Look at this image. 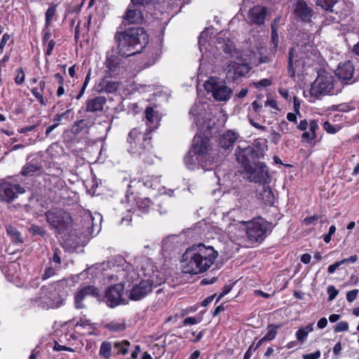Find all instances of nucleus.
<instances>
[{
  "mask_svg": "<svg viewBox=\"0 0 359 359\" xmlns=\"http://www.w3.org/2000/svg\"><path fill=\"white\" fill-rule=\"evenodd\" d=\"M114 278L120 280V283L114 285V304H126L128 299L137 301L151 292L156 285L148 281L142 280L138 283L134 284L126 292L124 290L126 281L132 282L135 279V272L131 264L127 262L120 255H116L114 260Z\"/></svg>",
  "mask_w": 359,
  "mask_h": 359,
  "instance_id": "nucleus-1",
  "label": "nucleus"
},
{
  "mask_svg": "<svg viewBox=\"0 0 359 359\" xmlns=\"http://www.w3.org/2000/svg\"><path fill=\"white\" fill-rule=\"evenodd\" d=\"M264 149L260 142L253 145H238L235 151L236 161L243 169V173L250 182L261 184L269 182V172L266 165L255 161L264 156Z\"/></svg>",
  "mask_w": 359,
  "mask_h": 359,
  "instance_id": "nucleus-2",
  "label": "nucleus"
},
{
  "mask_svg": "<svg viewBox=\"0 0 359 359\" xmlns=\"http://www.w3.org/2000/svg\"><path fill=\"white\" fill-rule=\"evenodd\" d=\"M217 257L218 252L211 245H193L182 255V271L192 275L204 273L213 265Z\"/></svg>",
  "mask_w": 359,
  "mask_h": 359,
  "instance_id": "nucleus-3",
  "label": "nucleus"
},
{
  "mask_svg": "<svg viewBox=\"0 0 359 359\" xmlns=\"http://www.w3.org/2000/svg\"><path fill=\"white\" fill-rule=\"evenodd\" d=\"M115 39L118 52L122 57H130L140 53L148 43V36L142 27H132L123 32H117Z\"/></svg>",
  "mask_w": 359,
  "mask_h": 359,
  "instance_id": "nucleus-4",
  "label": "nucleus"
},
{
  "mask_svg": "<svg viewBox=\"0 0 359 359\" xmlns=\"http://www.w3.org/2000/svg\"><path fill=\"white\" fill-rule=\"evenodd\" d=\"M68 296V287L64 282L59 281L42 286L32 302L43 309H55L65 304Z\"/></svg>",
  "mask_w": 359,
  "mask_h": 359,
  "instance_id": "nucleus-5",
  "label": "nucleus"
},
{
  "mask_svg": "<svg viewBox=\"0 0 359 359\" xmlns=\"http://www.w3.org/2000/svg\"><path fill=\"white\" fill-rule=\"evenodd\" d=\"M300 37L304 41L297 43L289 51L287 71L290 77L294 78L297 71H302L313 55V48L307 34L303 33Z\"/></svg>",
  "mask_w": 359,
  "mask_h": 359,
  "instance_id": "nucleus-6",
  "label": "nucleus"
},
{
  "mask_svg": "<svg viewBox=\"0 0 359 359\" xmlns=\"http://www.w3.org/2000/svg\"><path fill=\"white\" fill-rule=\"evenodd\" d=\"M209 140L201 137H194L191 149L184 156V161L187 168L194 170L197 167L208 169L212 162L209 153Z\"/></svg>",
  "mask_w": 359,
  "mask_h": 359,
  "instance_id": "nucleus-7",
  "label": "nucleus"
},
{
  "mask_svg": "<svg viewBox=\"0 0 359 359\" xmlns=\"http://www.w3.org/2000/svg\"><path fill=\"white\" fill-rule=\"evenodd\" d=\"M342 90L341 84L335 81L334 76L328 72H320L312 83L310 94L312 97L320 98L325 95H333Z\"/></svg>",
  "mask_w": 359,
  "mask_h": 359,
  "instance_id": "nucleus-8",
  "label": "nucleus"
},
{
  "mask_svg": "<svg viewBox=\"0 0 359 359\" xmlns=\"http://www.w3.org/2000/svg\"><path fill=\"white\" fill-rule=\"evenodd\" d=\"M128 151L133 154L140 156L144 161L152 162V156L150 154L152 146L150 144V138L147 137L137 128L130 130L128 137Z\"/></svg>",
  "mask_w": 359,
  "mask_h": 359,
  "instance_id": "nucleus-9",
  "label": "nucleus"
},
{
  "mask_svg": "<svg viewBox=\"0 0 359 359\" xmlns=\"http://www.w3.org/2000/svg\"><path fill=\"white\" fill-rule=\"evenodd\" d=\"M204 88L208 93H211L213 98L219 102L226 101L230 99L232 90L226 86V81L218 77H210L204 83Z\"/></svg>",
  "mask_w": 359,
  "mask_h": 359,
  "instance_id": "nucleus-10",
  "label": "nucleus"
},
{
  "mask_svg": "<svg viewBox=\"0 0 359 359\" xmlns=\"http://www.w3.org/2000/svg\"><path fill=\"white\" fill-rule=\"evenodd\" d=\"M138 276L142 280L148 281L156 286L161 285L165 281L163 275L158 271L154 262L147 257L142 259L138 269Z\"/></svg>",
  "mask_w": 359,
  "mask_h": 359,
  "instance_id": "nucleus-11",
  "label": "nucleus"
},
{
  "mask_svg": "<svg viewBox=\"0 0 359 359\" xmlns=\"http://www.w3.org/2000/svg\"><path fill=\"white\" fill-rule=\"evenodd\" d=\"M46 221L58 233L67 230L72 224V217L62 209H51L45 214Z\"/></svg>",
  "mask_w": 359,
  "mask_h": 359,
  "instance_id": "nucleus-12",
  "label": "nucleus"
},
{
  "mask_svg": "<svg viewBox=\"0 0 359 359\" xmlns=\"http://www.w3.org/2000/svg\"><path fill=\"white\" fill-rule=\"evenodd\" d=\"M271 224L262 218L248 222L246 227V234L251 242L255 243L262 241L266 232L271 229Z\"/></svg>",
  "mask_w": 359,
  "mask_h": 359,
  "instance_id": "nucleus-13",
  "label": "nucleus"
},
{
  "mask_svg": "<svg viewBox=\"0 0 359 359\" xmlns=\"http://www.w3.org/2000/svg\"><path fill=\"white\" fill-rule=\"evenodd\" d=\"M99 290L93 285H86L78 289L74 297V304L76 309H83L86 308L83 302L88 297H97Z\"/></svg>",
  "mask_w": 359,
  "mask_h": 359,
  "instance_id": "nucleus-14",
  "label": "nucleus"
},
{
  "mask_svg": "<svg viewBox=\"0 0 359 359\" xmlns=\"http://www.w3.org/2000/svg\"><path fill=\"white\" fill-rule=\"evenodd\" d=\"M355 67L353 62L347 60L344 63H340L336 71V75L339 80L345 84H352L359 80V76L354 78Z\"/></svg>",
  "mask_w": 359,
  "mask_h": 359,
  "instance_id": "nucleus-15",
  "label": "nucleus"
},
{
  "mask_svg": "<svg viewBox=\"0 0 359 359\" xmlns=\"http://www.w3.org/2000/svg\"><path fill=\"white\" fill-rule=\"evenodd\" d=\"M294 18L302 22L308 23L311 21L313 15V9L304 0H296L293 4Z\"/></svg>",
  "mask_w": 359,
  "mask_h": 359,
  "instance_id": "nucleus-16",
  "label": "nucleus"
},
{
  "mask_svg": "<svg viewBox=\"0 0 359 359\" xmlns=\"http://www.w3.org/2000/svg\"><path fill=\"white\" fill-rule=\"evenodd\" d=\"M25 192L24 188L19 184H12L8 182L0 184V200L6 202H11L16 198L20 194Z\"/></svg>",
  "mask_w": 359,
  "mask_h": 359,
  "instance_id": "nucleus-17",
  "label": "nucleus"
},
{
  "mask_svg": "<svg viewBox=\"0 0 359 359\" xmlns=\"http://www.w3.org/2000/svg\"><path fill=\"white\" fill-rule=\"evenodd\" d=\"M104 65L107 74L97 84V90L99 93H110L112 92V76L111 74V71L112 70V55L109 52L107 53Z\"/></svg>",
  "mask_w": 359,
  "mask_h": 359,
  "instance_id": "nucleus-18",
  "label": "nucleus"
},
{
  "mask_svg": "<svg viewBox=\"0 0 359 359\" xmlns=\"http://www.w3.org/2000/svg\"><path fill=\"white\" fill-rule=\"evenodd\" d=\"M236 60H231L227 67L226 74L232 77L233 79H238L241 76L248 74L250 70L249 66L244 63L240 55L235 57Z\"/></svg>",
  "mask_w": 359,
  "mask_h": 359,
  "instance_id": "nucleus-19",
  "label": "nucleus"
},
{
  "mask_svg": "<svg viewBox=\"0 0 359 359\" xmlns=\"http://www.w3.org/2000/svg\"><path fill=\"white\" fill-rule=\"evenodd\" d=\"M266 15V8L261 6H254L248 12L250 22L257 25H261L264 22Z\"/></svg>",
  "mask_w": 359,
  "mask_h": 359,
  "instance_id": "nucleus-20",
  "label": "nucleus"
},
{
  "mask_svg": "<svg viewBox=\"0 0 359 359\" xmlns=\"http://www.w3.org/2000/svg\"><path fill=\"white\" fill-rule=\"evenodd\" d=\"M239 135L237 133L232 130H227L221 135L219 144L221 147L228 149L232 147Z\"/></svg>",
  "mask_w": 359,
  "mask_h": 359,
  "instance_id": "nucleus-21",
  "label": "nucleus"
},
{
  "mask_svg": "<svg viewBox=\"0 0 359 359\" xmlns=\"http://www.w3.org/2000/svg\"><path fill=\"white\" fill-rule=\"evenodd\" d=\"M105 103L106 98L103 96H98L90 99L87 102L86 111L90 112L102 111Z\"/></svg>",
  "mask_w": 359,
  "mask_h": 359,
  "instance_id": "nucleus-22",
  "label": "nucleus"
},
{
  "mask_svg": "<svg viewBox=\"0 0 359 359\" xmlns=\"http://www.w3.org/2000/svg\"><path fill=\"white\" fill-rule=\"evenodd\" d=\"M257 198L262 200L266 205H272L274 201V194L269 186L262 184L260 191L257 190Z\"/></svg>",
  "mask_w": 359,
  "mask_h": 359,
  "instance_id": "nucleus-23",
  "label": "nucleus"
},
{
  "mask_svg": "<svg viewBox=\"0 0 359 359\" xmlns=\"http://www.w3.org/2000/svg\"><path fill=\"white\" fill-rule=\"evenodd\" d=\"M142 19V13L137 8H128L124 16V22L128 24L140 23Z\"/></svg>",
  "mask_w": 359,
  "mask_h": 359,
  "instance_id": "nucleus-24",
  "label": "nucleus"
},
{
  "mask_svg": "<svg viewBox=\"0 0 359 359\" xmlns=\"http://www.w3.org/2000/svg\"><path fill=\"white\" fill-rule=\"evenodd\" d=\"M41 168V166L39 164L37 161L32 160L22 167L21 174L25 177H31L33 176L36 172L40 170Z\"/></svg>",
  "mask_w": 359,
  "mask_h": 359,
  "instance_id": "nucleus-25",
  "label": "nucleus"
},
{
  "mask_svg": "<svg viewBox=\"0 0 359 359\" xmlns=\"http://www.w3.org/2000/svg\"><path fill=\"white\" fill-rule=\"evenodd\" d=\"M318 129V125L316 121L312 120L309 123V130L305 131L302 135L303 142H309L316 138V130Z\"/></svg>",
  "mask_w": 359,
  "mask_h": 359,
  "instance_id": "nucleus-26",
  "label": "nucleus"
},
{
  "mask_svg": "<svg viewBox=\"0 0 359 359\" xmlns=\"http://www.w3.org/2000/svg\"><path fill=\"white\" fill-rule=\"evenodd\" d=\"M145 117L150 128H156L160 119L158 113L152 107H149L145 109Z\"/></svg>",
  "mask_w": 359,
  "mask_h": 359,
  "instance_id": "nucleus-27",
  "label": "nucleus"
},
{
  "mask_svg": "<svg viewBox=\"0 0 359 359\" xmlns=\"http://www.w3.org/2000/svg\"><path fill=\"white\" fill-rule=\"evenodd\" d=\"M130 346V343L128 340L114 341V353L125 355L128 353Z\"/></svg>",
  "mask_w": 359,
  "mask_h": 359,
  "instance_id": "nucleus-28",
  "label": "nucleus"
},
{
  "mask_svg": "<svg viewBox=\"0 0 359 359\" xmlns=\"http://www.w3.org/2000/svg\"><path fill=\"white\" fill-rule=\"evenodd\" d=\"M153 205L149 198H139L136 202L137 208L142 213H147Z\"/></svg>",
  "mask_w": 359,
  "mask_h": 359,
  "instance_id": "nucleus-29",
  "label": "nucleus"
},
{
  "mask_svg": "<svg viewBox=\"0 0 359 359\" xmlns=\"http://www.w3.org/2000/svg\"><path fill=\"white\" fill-rule=\"evenodd\" d=\"M313 330V325L309 324L305 327L299 328L295 333V337L300 342L304 341L309 334Z\"/></svg>",
  "mask_w": 359,
  "mask_h": 359,
  "instance_id": "nucleus-30",
  "label": "nucleus"
},
{
  "mask_svg": "<svg viewBox=\"0 0 359 359\" xmlns=\"http://www.w3.org/2000/svg\"><path fill=\"white\" fill-rule=\"evenodd\" d=\"M281 327H282V324H269V325H268L267 327H266L267 332L264 336V339H266L267 341L273 340L278 334V330L280 329Z\"/></svg>",
  "mask_w": 359,
  "mask_h": 359,
  "instance_id": "nucleus-31",
  "label": "nucleus"
},
{
  "mask_svg": "<svg viewBox=\"0 0 359 359\" xmlns=\"http://www.w3.org/2000/svg\"><path fill=\"white\" fill-rule=\"evenodd\" d=\"M7 234L11 237V241L15 243H22L20 233L16 229L15 227L11 225L6 226Z\"/></svg>",
  "mask_w": 359,
  "mask_h": 359,
  "instance_id": "nucleus-32",
  "label": "nucleus"
},
{
  "mask_svg": "<svg viewBox=\"0 0 359 359\" xmlns=\"http://www.w3.org/2000/svg\"><path fill=\"white\" fill-rule=\"evenodd\" d=\"M111 345L109 342L104 341L101 344L99 355L104 358L109 359L111 356Z\"/></svg>",
  "mask_w": 359,
  "mask_h": 359,
  "instance_id": "nucleus-33",
  "label": "nucleus"
},
{
  "mask_svg": "<svg viewBox=\"0 0 359 359\" xmlns=\"http://www.w3.org/2000/svg\"><path fill=\"white\" fill-rule=\"evenodd\" d=\"M316 5L321 7L325 11H332V7L337 2V0H314Z\"/></svg>",
  "mask_w": 359,
  "mask_h": 359,
  "instance_id": "nucleus-34",
  "label": "nucleus"
},
{
  "mask_svg": "<svg viewBox=\"0 0 359 359\" xmlns=\"http://www.w3.org/2000/svg\"><path fill=\"white\" fill-rule=\"evenodd\" d=\"M99 270L104 277H107L109 280L112 278L111 273V263L109 261L104 262L100 265Z\"/></svg>",
  "mask_w": 359,
  "mask_h": 359,
  "instance_id": "nucleus-35",
  "label": "nucleus"
},
{
  "mask_svg": "<svg viewBox=\"0 0 359 359\" xmlns=\"http://www.w3.org/2000/svg\"><path fill=\"white\" fill-rule=\"evenodd\" d=\"M223 50L226 53L231 55V57H236L238 55H240V52L238 51L233 45V43L229 41L228 43L224 44L222 46Z\"/></svg>",
  "mask_w": 359,
  "mask_h": 359,
  "instance_id": "nucleus-36",
  "label": "nucleus"
},
{
  "mask_svg": "<svg viewBox=\"0 0 359 359\" xmlns=\"http://www.w3.org/2000/svg\"><path fill=\"white\" fill-rule=\"evenodd\" d=\"M32 93L41 105L44 106L47 104L48 101L43 97V91L41 90V88H39L38 87L33 88Z\"/></svg>",
  "mask_w": 359,
  "mask_h": 359,
  "instance_id": "nucleus-37",
  "label": "nucleus"
},
{
  "mask_svg": "<svg viewBox=\"0 0 359 359\" xmlns=\"http://www.w3.org/2000/svg\"><path fill=\"white\" fill-rule=\"evenodd\" d=\"M56 13V5H53L48 8V10L46 12L45 17H46V22L45 26L46 28H48L53 20V18Z\"/></svg>",
  "mask_w": 359,
  "mask_h": 359,
  "instance_id": "nucleus-38",
  "label": "nucleus"
},
{
  "mask_svg": "<svg viewBox=\"0 0 359 359\" xmlns=\"http://www.w3.org/2000/svg\"><path fill=\"white\" fill-rule=\"evenodd\" d=\"M323 126V129L329 134H335L341 129L339 125L333 126L329 121L324 122Z\"/></svg>",
  "mask_w": 359,
  "mask_h": 359,
  "instance_id": "nucleus-39",
  "label": "nucleus"
},
{
  "mask_svg": "<svg viewBox=\"0 0 359 359\" xmlns=\"http://www.w3.org/2000/svg\"><path fill=\"white\" fill-rule=\"evenodd\" d=\"M57 266H48L46 268L43 274L41 276L43 280H47L55 275L56 271L58 269Z\"/></svg>",
  "mask_w": 359,
  "mask_h": 359,
  "instance_id": "nucleus-40",
  "label": "nucleus"
},
{
  "mask_svg": "<svg viewBox=\"0 0 359 359\" xmlns=\"http://www.w3.org/2000/svg\"><path fill=\"white\" fill-rule=\"evenodd\" d=\"M104 301L107 306L112 308V285H109L105 290Z\"/></svg>",
  "mask_w": 359,
  "mask_h": 359,
  "instance_id": "nucleus-41",
  "label": "nucleus"
},
{
  "mask_svg": "<svg viewBox=\"0 0 359 359\" xmlns=\"http://www.w3.org/2000/svg\"><path fill=\"white\" fill-rule=\"evenodd\" d=\"M29 231L33 235H39L41 236H44L46 234V230L43 228L35 224H33L30 226Z\"/></svg>",
  "mask_w": 359,
  "mask_h": 359,
  "instance_id": "nucleus-42",
  "label": "nucleus"
},
{
  "mask_svg": "<svg viewBox=\"0 0 359 359\" xmlns=\"http://www.w3.org/2000/svg\"><path fill=\"white\" fill-rule=\"evenodd\" d=\"M70 109H68L66 111H65L64 113H62V114H57L53 121L54 122L57 123H59L60 121H62L63 119L66 120L67 121H68L69 120V114L70 112Z\"/></svg>",
  "mask_w": 359,
  "mask_h": 359,
  "instance_id": "nucleus-43",
  "label": "nucleus"
},
{
  "mask_svg": "<svg viewBox=\"0 0 359 359\" xmlns=\"http://www.w3.org/2000/svg\"><path fill=\"white\" fill-rule=\"evenodd\" d=\"M94 219L95 217L91 215V214L88 213L86 215V222L88 224V231L89 233H93L94 231Z\"/></svg>",
  "mask_w": 359,
  "mask_h": 359,
  "instance_id": "nucleus-44",
  "label": "nucleus"
},
{
  "mask_svg": "<svg viewBox=\"0 0 359 359\" xmlns=\"http://www.w3.org/2000/svg\"><path fill=\"white\" fill-rule=\"evenodd\" d=\"M157 206H158L157 210L159 212V213L161 215L166 214L170 210V207L168 205V203L165 201H162Z\"/></svg>",
  "mask_w": 359,
  "mask_h": 359,
  "instance_id": "nucleus-45",
  "label": "nucleus"
},
{
  "mask_svg": "<svg viewBox=\"0 0 359 359\" xmlns=\"http://www.w3.org/2000/svg\"><path fill=\"white\" fill-rule=\"evenodd\" d=\"M132 221V215L130 210H128L126 214L120 218L119 224L121 225L128 226Z\"/></svg>",
  "mask_w": 359,
  "mask_h": 359,
  "instance_id": "nucleus-46",
  "label": "nucleus"
},
{
  "mask_svg": "<svg viewBox=\"0 0 359 359\" xmlns=\"http://www.w3.org/2000/svg\"><path fill=\"white\" fill-rule=\"evenodd\" d=\"M236 196L238 198L239 200L247 198L248 196H249L250 190L248 189V187H244L239 189V191H236Z\"/></svg>",
  "mask_w": 359,
  "mask_h": 359,
  "instance_id": "nucleus-47",
  "label": "nucleus"
},
{
  "mask_svg": "<svg viewBox=\"0 0 359 359\" xmlns=\"http://www.w3.org/2000/svg\"><path fill=\"white\" fill-rule=\"evenodd\" d=\"M327 291L329 294V301H332L335 299L339 293L338 290L333 285L328 286Z\"/></svg>",
  "mask_w": 359,
  "mask_h": 359,
  "instance_id": "nucleus-48",
  "label": "nucleus"
},
{
  "mask_svg": "<svg viewBox=\"0 0 359 359\" xmlns=\"http://www.w3.org/2000/svg\"><path fill=\"white\" fill-rule=\"evenodd\" d=\"M348 323L345 321H341L337 323L334 327L335 332H344L348 330Z\"/></svg>",
  "mask_w": 359,
  "mask_h": 359,
  "instance_id": "nucleus-49",
  "label": "nucleus"
},
{
  "mask_svg": "<svg viewBox=\"0 0 359 359\" xmlns=\"http://www.w3.org/2000/svg\"><path fill=\"white\" fill-rule=\"evenodd\" d=\"M86 126V121L84 120H80V121H76L74 123L73 128L75 130V133H79Z\"/></svg>",
  "mask_w": 359,
  "mask_h": 359,
  "instance_id": "nucleus-50",
  "label": "nucleus"
},
{
  "mask_svg": "<svg viewBox=\"0 0 359 359\" xmlns=\"http://www.w3.org/2000/svg\"><path fill=\"white\" fill-rule=\"evenodd\" d=\"M358 290L354 289L346 293V299L349 302H353L357 297Z\"/></svg>",
  "mask_w": 359,
  "mask_h": 359,
  "instance_id": "nucleus-51",
  "label": "nucleus"
},
{
  "mask_svg": "<svg viewBox=\"0 0 359 359\" xmlns=\"http://www.w3.org/2000/svg\"><path fill=\"white\" fill-rule=\"evenodd\" d=\"M320 355H321L320 351L319 350H318L316 352L312 353L304 354L302 355V358L303 359H318L320 357Z\"/></svg>",
  "mask_w": 359,
  "mask_h": 359,
  "instance_id": "nucleus-52",
  "label": "nucleus"
},
{
  "mask_svg": "<svg viewBox=\"0 0 359 359\" xmlns=\"http://www.w3.org/2000/svg\"><path fill=\"white\" fill-rule=\"evenodd\" d=\"M271 40L274 47L276 48L278 45V34L273 26H272Z\"/></svg>",
  "mask_w": 359,
  "mask_h": 359,
  "instance_id": "nucleus-53",
  "label": "nucleus"
},
{
  "mask_svg": "<svg viewBox=\"0 0 359 359\" xmlns=\"http://www.w3.org/2000/svg\"><path fill=\"white\" fill-rule=\"evenodd\" d=\"M18 72H19L15 79V81L17 84L20 85L22 83H24L25 76V74L22 71V69H20L18 70Z\"/></svg>",
  "mask_w": 359,
  "mask_h": 359,
  "instance_id": "nucleus-54",
  "label": "nucleus"
},
{
  "mask_svg": "<svg viewBox=\"0 0 359 359\" xmlns=\"http://www.w3.org/2000/svg\"><path fill=\"white\" fill-rule=\"evenodd\" d=\"M54 253L53 257V262L57 264H60L61 263V257L60 254L61 251L58 248H54Z\"/></svg>",
  "mask_w": 359,
  "mask_h": 359,
  "instance_id": "nucleus-55",
  "label": "nucleus"
},
{
  "mask_svg": "<svg viewBox=\"0 0 359 359\" xmlns=\"http://www.w3.org/2000/svg\"><path fill=\"white\" fill-rule=\"evenodd\" d=\"M232 289V287L229 285H225L223 287L222 292L219 294L216 302H218L223 297L227 294Z\"/></svg>",
  "mask_w": 359,
  "mask_h": 359,
  "instance_id": "nucleus-56",
  "label": "nucleus"
},
{
  "mask_svg": "<svg viewBox=\"0 0 359 359\" xmlns=\"http://www.w3.org/2000/svg\"><path fill=\"white\" fill-rule=\"evenodd\" d=\"M43 34V38H42V42L43 43H48L49 41H50V36L51 34L48 29L46 27L42 31Z\"/></svg>",
  "mask_w": 359,
  "mask_h": 359,
  "instance_id": "nucleus-57",
  "label": "nucleus"
},
{
  "mask_svg": "<svg viewBox=\"0 0 359 359\" xmlns=\"http://www.w3.org/2000/svg\"><path fill=\"white\" fill-rule=\"evenodd\" d=\"M256 87H267L271 85V80L268 79H263L257 83H255Z\"/></svg>",
  "mask_w": 359,
  "mask_h": 359,
  "instance_id": "nucleus-58",
  "label": "nucleus"
},
{
  "mask_svg": "<svg viewBox=\"0 0 359 359\" xmlns=\"http://www.w3.org/2000/svg\"><path fill=\"white\" fill-rule=\"evenodd\" d=\"M10 39V35L7 33L4 34L2 36V39L0 41V50L2 52L8 42Z\"/></svg>",
  "mask_w": 359,
  "mask_h": 359,
  "instance_id": "nucleus-59",
  "label": "nucleus"
},
{
  "mask_svg": "<svg viewBox=\"0 0 359 359\" xmlns=\"http://www.w3.org/2000/svg\"><path fill=\"white\" fill-rule=\"evenodd\" d=\"M55 42L53 40H50L48 41L47 48L45 50V54L46 55H50L52 54L53 50L55 47Z\"/></svg>",
  "mask_w": 359,
  "mask_h": 359,
  "instance_id": "nucleus-60",
  "label": "nucleus"
},
{
  "mask_svg": "<svg viewBox=\"0 0 359 359\" xmlns=\"http://www.w3.org/2000/svg\"><path fill=\"white\" fill-rule=\"evenodd\" d=\"M198 321L195 317H188L183 320V325L187 326L189 325H195Z\"/></svg>",
  "mask_w": 359,
  "mask_h": 359,
  "instance_id": "nucleus-61",
  "label": "nucleus"
},
{
  "mask_svg": "<svg viewBox=\"0 0 359 359\" xmlns=\"http://www.w3.org/2000/svg\"><path fill=\"white\" fill-rule=\"evenodd\" d=\"M278 93L286 100H290L291 98V97L290 96V94H289V91L286 88H278Z\"/></svg>",
  "mask_w": 359,
  "mask_h": 359,
  "instance_id": "nucleus-62",
  "label": "nucleus"
},
{
  "mask_svg": "<svg viewBox=\"0 0 359 359\" xmlns=\"http://www.w3.org/2000/svg\"><path fill=\"white\" fill-rule=\"evenodd\" d=\"M81 9V6H71V5H69L67 6V11L66 12L68 13H79Z\"/></svg>",
  "mask_w": 359,
  "mask_h": 359,
  "instance_id": "nucleus-63",
  "label": "nucleus"
},
{
  "mask_svg": "<svg viewBox=\"0 0 359 359\" xmlns=\"http://www.w3.org/2000/svg\"><path fill=\"white\" fill-rule=\"evenodd\" d=\"M337 109L339 111L343 112H347L351 110H352L353 108H351L348 104H341L336 107Z\"/></svg>",
  "mask_w": 359,
  "mask_h": 359,
  "instance_id": "nucleus-64",
  "label": "nucleus"
}]
</instances>
